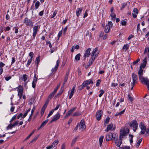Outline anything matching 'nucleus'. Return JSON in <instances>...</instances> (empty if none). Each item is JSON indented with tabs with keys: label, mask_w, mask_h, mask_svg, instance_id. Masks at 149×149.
I'll return each mask as SVG.
<instances>
[{
	"label": "nucleus",
	"mask_w": 149,
	"mask_h": 149,
	"mask_svg": "<svg viewBox=\"0 0 149 149\" xmlns=\"http://www.w3.org/2000/svg\"><path fill=\"white\" fill-rule=\"evenodd\" d=\"M139 127L141 130L140 134H144L146 132V134H145V135H146V134H149V129H146V127L143 122H141L140 123Z\"/></svg>",
	"instance_id": "nucleus-1"
},
{
	"label": "nucleus",
	"mask_w": 149,
	"mask_h": 149,
	"mask_svg": "<svg viewBox=\"0 0 149 149\" xmlns=\"http://www.w3.org/2000/svg\"><path fill=\"white\" fill-rule=\"evenodd\" d=\"M129 132V129L128 128L126 129L123 128L121 129L120 131V139H122L123 136L126 135Z\"/></svg>",
	"instance_id": "nucleus-2"
},
{
	"label": "nucleus",
	"mask_w": 149,
	"mask_h": 149,
	"mask_svg": "<svg viewBox=\"0 0 149 149\" xmlns=\"http://www.w3.org/2000/svg\"><path fill=\"white\" fill-rule=\"evenodd\" d=\"M129 125L131 127L133 128L134 132H135L138 128V124L136 120H133L130 122Z\"/></svg>",
	"instance_id": "nucleus-3"
},
{
	"label": "nucleus",
	"mask_w": 149,
	"mask_h": 149,
	"mask_svg": "<svg viewBox=\"0 0 149 149\" xmlns=\"http://www.w3.org/2000/svg\"><path fill=\"white\" fill-rule=\"evenodd\" d=\"M139 79L142 84H145L147 86L149 91V79L143 77H139Z\"/></svg>",
	"instance_id": "nucleus-4"
},
{
	"label": "nucleus",
	"mask_w": 149,
	"mask_h": 149,
	"mask_svg": "<svg viewBox=\"0 0 149 149\" xmlns=\"http://www.w3.org/2000/svg\"><path fill=\"white\" fill-rule=\"evenodd\" d=\"M113 24L111 21L109 22L108 24L106 25L104 28V32L106 33H109L110 31V28L112 27Z\"/></svg>",
	"instance_id": "nucleus-5"
},
{
	"label": "nucleus",
	"mask_w": 149,
	"mask_h": 149,
	"mask_svg": "<svg viewBox=\"0 0 149 149\" xmlns=\"http://www.w3.org/2000/svg\"><path fill=\"white\" fill-rule=\"evenodd\" d=\"M60 118V114L58 112H57L53 117L52 119L49 122V124H51L53 122L57 120Z\"/></svg>",
	"instance_id": "nucleus-6"
},
{
	"label": "nucleus",
	"mask_w": 149,
	"mask_h": 149,
	"mask_svg": "<svg viewBox=\"0 0 149 149\" xmlns=\"http://www.w3.org/2000/svg\"><path fill=\"white\" fill-rule=\"evenodd\" d=\"M24 22L26 25L31 26H33V22L30 19H28L27 17L25 18Z\"/></svg>",
	"instance_id": "nucleus-7"
},
{
	"label": "nucleus",
	"mask_w": 149,
	"mask_h": 149,
	"mask_svg": "<svg viewBox=\"0 0 149 149\" xmlns=\"http://www.w3.org/2000/svg\"><path fill=\"white\" fill-rule=\"evenodd\" d=\"M85 123L84 120L82 119V120L80 123V127L79 128L83 131L86 129V126L85 125Z\"/></svg>",
	"instance_id": "nucleus-8"
},
{
	"label": "nucleus",
	"mask_w": 149,
	"mask_h": 149,
	"mask_svg": "<svg viewBox=\"0 0 149 149\" xmlns=\"http://www.w3.org/2000/svg\"><path fill=\"white\" fill-rule=\"evenodd\" d=\"M113 124L112 123L108 125L105 130V131L108 132L109 130H113L116 129L115 127H113Z\"/></svg>",
	"instance_id": "nucleus-9"
},
{
	"label": "nucleus",
	"mask_w": 149,
	"mask_h": 149,
	"mask_svg": "<svg viewBox=\"0 0 149 149\" xmlns=\"http://www.w3.org/2000/svg\"><path fill=\"white\" fill-rule=\"evenodd\" d=\"M102 111L101 110L98 111L97 112L96 116V119L98 121H99L101 119V117L102 115Z\"/></svg>",
	"instance_id": "nucleus-10"
},
{
	"label": "nucleus",
	"mask_w": 149,
	"mask_h": 149,
	"mask_svg": "<svg viewBox=\"0 0 149 149\" xmlns=\"http://www.w3.org/2000/svg\"><path fill=\"white\" fill-rule=\"evenodd\" d=\"M91 50V48H88L85 51L84 54V60L86 59V57H89L91 54L90 51Z\"/></svg>",
	"instance_id": "nucleus-11"
},
{
	"label": "nucleus",
	"mask_w": 149,
	"mask_h": 149,
	"mask_svg": "<svg viewBox=\"0 0 149 149\" xmlns=\"http://www.w3.org/2000/svg\"><path fill=\"white\" fill-rule=\"evenodd\" d=\"M113 137V134L112 133H107L105 137V139L107 141L111 140Z\"/></svg>",
	"instance_id": "nucleus-12"
},
{
	"label": "nucleus",
	"mask_w": 149,
	"mask_h": 149,
	"mask_svg": "<svg viewBox=\"0 0 149 149\" xmlns=\"http://www.w3.org/2000/svg\"><path fill=\"white\" fill-rule=\"evenodd\" d=\"M83 10V8H78L76 11V14L77 17H78Z\"/></svg>",
	"instance_id": "nucleus-13"
},
{
	"label": "nucleus",
	"mask_w": 149,
	"mask_h": 149,
	"mask_svg": "<svg viewBox=\"0 0 149 149\" xmlns=\"http://www.w3.org/2000/svg\"><path fill=\"white\" fill-rule=\"evenodd\" d=\"M40 28V26L37 25L35 26L33 28V33L34 34H37V33Z\"/></svg>",
	"instance_id": "nucleus-14"
},
{
	"label": "nucleus",
	"mask_w": 149,
	"mask_h": 149,
	"mask_svg": "<svg viewBox=\"0 0 149 149\" xmlns=\"http://www.w3.org/2000/svg\"><path fill=\"white\" fill-rule=\"evenodd\" d=\"M83 83H84V85L86 86L87 85H89L91 84H93V82L92 80L91 79H88L84 81Z\"/></svg>",
	"instance_id": "nucleus-15"
},
{
	"label": "nucleus",
	"mask_w": 149,
	"mask_h": 149,
	"mask_svg": "<svg viewBox=\"0 0 149 149\" xmlns=\"http://www.w3.org/2000/svg\"><path fill=\"white\" fill-rule=\"evenodd\" d=\"M18 95L23 94V88L20 85L19 86L17 89Z\"/></svg>",
	"instance_id": "nucleus-16"
},
{
	"label": "nucleus",
	"mask_w": 149,
	"mask_h": 149,
	"mask_svg": "<svg viewBox=\"0 0 149 149\" xmlns=\"http://www.w3.org/2000/svg\"><path fill=\"white\" fill-rule=\"evenodd\" d=\"M75 86L74 85L72 87V88L71 90V92L70 93V95L69 97V99H70L73 96L74 93V91L75 90Z\"/></svg>",
	"instance_id": "nucleus-17"
},
{
	"label": "nucleus",
	"mask_w": 149,
	"mask_h": 149,
	"mask_svg": "<svg viewBox=\"0 0 149 149\" xmlns=\"http://www.w3.org/2000/svg\"><path fill=\"white\" fill-rule=\"evenodd\" d=\"M77 108L76 107L72 108L67 113L70 115L74 111V110Z\"/></svg>",
	"instance_id": "nucleus-18"
},
{
	"label": "nucleus",
	"mask_w": 149,
	"mask_h": 149,
	"mask_svg": "<svg viewBox=\"0 0 149 149\" xmlns=\"http://www.w3.org/2000/svg\"><path fill=\"white\" fill-rule=\"evenodd\" d=\"M143 74V70L141 68H140V69L138 71V74L139 76V77H143L142 75Z\"/></svg>",
	"instance_id": "nucleus-19"
},
{
	"label": "nucleus",
	"mask_w": 149,
	"mask_h": 149,
	"mask_svg": "<svg viewBox=\"0 0 149 149\" xmlns=\"http://www.w3.org/2000/svg\"><path fill=\"white\" fill-rule=\"evenodd\" d=\"M110 16L111 17V20L114 21L115 19V18L116 17V15L113 13H112L110 15Z\"/></svg>",
	"instance_id": "nucleus-20"
},
{
	"label": "nucleus",
	"mask_w": 149,
	"mask_h": 149,
	"mask_svg": "<svg viewBox=\"0 0 149 149\" xmlns=\"http://www.w3.org/2000/svg\"><path fill=\"white\" fill-rule=\"evenodd\" d=\"M63 87H61V89L58 92L57 94L56 95H55V97H56L57 96H59L61 95L63 93Z\"/></svg>",
	"instance_id": "nucleus-21"
},
{
	"label": "nucleus",
	"mask_w": 149,
	"mask_h": 149,
	"mask_svg": "<svg viewBox=\"0 0 149 149\" xmlns=\"http://www.w3.org/2000/svg\"><path fill=\"white\" fill-rule=\"evenodd\" d=\"M125 109H124V110H123L121 112H119L118 113H116L115 115V116H121L122 114H123L125 112Z\"/></svg>",
	"instance_id": "nucleus-22"
},
{
	"label": "nucleus",
	"mask_w": 149,
	"mask_h": 149,
	"mask_svg": "<svg viewBox=\"0 0 149 149\" xmlns=\"http://www.w3.org/2000/svg\"><path fill=\"white\" fill-rule=\"evenodd\" d=\"M122 139H120L119 141L116 142V144L117 147H120V145L122 143Z\"/></svg>",
	"instance_id": "nucleus-23"
},
{
	"label": "nucleus",
	"mask_w": 149,
	"mask_h": 149,
	"mask_svg": "<svg viewBox=\"0 0 149 149\" xmlns=\"http://www.w3.org/2000/svg\"><path fill=\"white\" fill-rule=\"evenodd\" d=\"M35 130L33 131L31 133L26 137V138L24 140V141H25L28 139H29L31 136L35 132Z\"/></svg>",
	"instance_id": "nucleus-24"
},
{
	"label": "nucleus",
	"mask_w": 149,
	"mask_h": 149,
	"mask_svg": "<svg viewBox=\"0 0 149 149\" xmlns=\"http://www.w3.org/2000/svg\"><path fill=\"white\" fill-rule=\"evenodd\" d=\"M113 137L112 138L115 141V140H117L118 139V135L116 133H114L113 134Z\"/></svg>",
	"instance_id": "nucleus-25"
},
{
	"label": "nucleus",
	"mask_w": 149,
	"mask_h": 149,
	"mask_svg": "<svg viewBox=\"0 0 149 149\" xmlns=\"http://www.w3.org/2000/svg\"><path fill=\"white\" fill-rule=\"evenodd\" d=\"M31 110V108H29L26 111V112L22 116V118H25L28 114V113Z\"/></svg>",
	"instance_id": "nucleus-26"
},
{
	"label": "nucleus",
	"mask_w": 149,
	"mask_h": 149,
	"mask_svg": "<svg viewBox=\"0 0 149 149\" xmlns=\"http://www.w3.org/2000/svg\"><path fill=\"white\" fill-rule=\"evenodd\" d=\"M81 54L80 53L76 55L75 57V59L76 61H79L80 59V56Z\"/></svg>",
	"instance_id": "nucleus-27"
},
{
	"label": "nucleus",
	"mask_w": 149,
	"mask_h": 149,
	"mask_svg": "<svg viewBox=\"0 0 149 149\" xmlns=\"http://www.w3.org/2000/svg\"><path fill=\"white\" fill-rule=\"evenodd\" d=\"M104 137V136H101L99 138V143L100 146H101L102 145Z\"/></svg>",
	"instance_id": "nucleus-28"
},
{
	"label": "nucleus",
	"mask_w": 149,
	"mask_h": 149,
	"mask_svg": "<svg viewBox=\"0 0 149 149\" xmlns=\"http://www.w3.org/2000/svg\"><path fill=\"white\" fill-rule=\"evenodd\" d=\"M40 56H38L37 57L36 59V63L37 64V68L39 63L40 61Z\"/></svg>",
	"instance_id": "nucleus-29"
},
{
	"label": "nucleus",
	"mask_w": 149,
	"mask_h": 149,
	"mask_svg": "<svg viewBox=\"0 0 149 149\" xmlns=\"http://www.w3.org/2000/svg\"><path fill=\"white\" fill-rule=\"evenodd\" d=\"M55 93H54V92H52V93H51L49 95L48 97V99H49V100H50L51 99H52L53 97L54 96V94H55Z\"/></svg>",
	"instance_id": "nucleus-30"
},
{
	"label": "nucleus",
	"mask_w": 149,
	"mask_h": 149,
	"mask_svg": "<svg viewBox=\"0 0 149 149\" xmlns=\"http://www.w3.org/2000/svg\"><path fill=\"white\" fill-rule=\"evenodd\" d=\"M132 79H138L137 76L134 73H132Z\"/></svg>",
	"instance_id": "nucleus-31"
},
{
	"label": "nucleus",
	"mask_w": 149,
	"mask_h": 149,
	"mask_svg": "<svg viewBox=\"0 0 149 149\" xmlns=\"http://www.w3.org/2000/svg\"><path fill=\"white\" fill-rule=\"evenodd\" d=\"M58 140H56L53 141L52 143V145L53 146V147H55L56 145L58 143Z\"/></svg>",
	"instance_id": "nucleus-32"
},
{
	"label": "nucleus",
	"mask_w": 149,
	"mask_h": 149,
	"mask_svg": "<svg viewBox=\"0 0 149 149\" xmlns=\"http://www.w3.org/2000/svg\"><path fill=\"white\" fill-rule=\"evenodd\" d=\"M97 49L98 48L97 47H96L93 49L92 52L91 54V56H94V55L95 54V53L97 51Z\"/></svg>",
	"instance_id": "nucleus-33"
},
{
	"label": "nucleus",
	"mask_w": 149,
	"mask_h": 149,
	"mask_svg": "<svg viewBox=\"0 0 149 149\" xmlns=\"http://www.w3.org/2000/svg\"><path fill=\"white\" fill-rule=\"evenodd\" d=\"M110 118L109 117H107L104 120V124H108L109 123Z\"/></svg>",
	"instance_id": "nucleus-34"
},
{
	"label": "nucleus",
	"mask_w": 149,
	"mask_h": 149,
	"mask_svg": "<svg viewBox=\"0 0 149 149\" xmlns=\"http://www.w3.org/2000/svg\"><path fill=\"white\" fill-rule=\"evenodd\" d=\"M127 19H125L124 20H122L121 24L123 26H125L126 25Z\"/></svg>",
	"instance_id": "nucleus-35"
},
{
	"label": "nucleus",
	"mask_w": 149,
	"mask_h": 149,
	"mask_svg": "<svg viewBox=\"0 0 149 149\" xmlns=\"http://www.w3.org/2000/svg\"><path fill=\"white\" fill-rule=\"evenodd\" d=\"M142 139L141 138L139 139V140L137 141L136 145L137 148H138L139 146L140 143L142 141Z\"/></svg>",
	"instance_id": "nucleus-36"
},
{
	"label": "nucleus",
	"mask_w": 149,
	"mask_h": 149,
	"mask_svg": "<svg viewBox=\"0 0 149 149\" xmlns=\"http://www.w3.org/2000/svg\"><path fill=\"white\" fill-rule=\"evenodd\" d=\"M58 68V67L55 66V67L52 69L51 71H52V73L53 74L57 70Z\"/></svg>",
	"instance_id": "nucleus-37"
},
{
	"label": "nucleus",
	"mask_w": 149,
	"mask_h": 149,
	"mask_svg": "<svg viewBox=\"0 0 149 149\" xmlns=\"http://www.w3.org/2000/svg\"><path fill=\"white\" fill-rule=\"evenodd\" d=\"M46 124L44 121L42 123L41 125L40 126V127L38 128V130L41 129Z\"/></svg>",
	"instance_id": "nucleus-38"
},
{
	"label": "nucleus",
	"mask_w": 149,
	"mask_h": 149,
	"mask_svg": "<svg viewBox=\"0 0 149 149\" xmlns=\"http://www.w3.org/2000/svg\"><path fill=\"white\" fill-rule=\"evenodd\" d=\"M27 75L26 74H24L23 75V77H21V79L23 80H24L25 82L27 79Z\"/></svg>",
	"instance_id": "nucleus-39"
},
{
	"label": "nucleus",
	"mask_w": 149,
	"mask_h": 149,
	"mask_svg": "<svg viewBox=\"0 0 149 149\" xmlns=\"http://www.w3.org/2000/svg\"><path fill=\"white\" fill-rule=\"evenodd\" d=\"M17 117V115L15 114V115L13 116L12 118L10 120V123H11L12 122L15 120Z\"/></svg>",
	"instance_id": "nucleus-40"
},
{
	"label": "nucleus",
	"mask_w": 149,
	"mask_h": 149,
	"mask_svg": "<svg viewBox=\"0 0 149 149\" xmlns=\"http://www.w3.org/2000/svg\"><path fill=\"white\" fill-rule=\"evenodd\" d=\"M94 61L93 59L91 58L89 59L88 62V66H90L93 63Z\"/></svg>",
	"instance_id": "nucleus-41"
},
{
	"label": "nucleus",
	"mask_w": 149,
	"mask_h": 149,
	"mask_svg": "<svg viewBox=\"0 0 149 149\" xmlns=\"http://www.w3.org/2000/svg\"><path fill=\"white\" fill-rule=\"evenodd\" d=\"M60 84H58L57 86V87H56L55 88L54 90V91H53L54 93H56V92L58 89V88L60 86Z\"/></svg>",
	"instance_id": "nucleus-42"
},
{
	"label": "nucleus",
	"mask_w": 149,
	"mask_h": 149,
	"mask_svg": "<svg viewBox=\"0 0 149 149\" xmlns=\"http://www.w3.org/2000/svg\"><path fill=\"white\" fill-rule=\"evenodd\" d=\"M14 127L13 126V124H11V123H10L6 127V129L8 130L9 129H11Z\"/></svg>",
	"instance_id": "nucleus-43"
},
{
	"label": "nucleus",
	"mask_w": 149,
	"mask_h": 149,
	"mask_svg": "<svg viewBox=\"0 0 149 149\" xmlns=\"http://www.w3.org/2000/svg\"><path fill=\"white\" fill-rule=\"evenodd\" d=\"M100 93L99 95V97H101L104 93V91L103 90H100Z\"/></svg>",
	"instance_id": "nucleus-44"
},
{
	"label": "nucleus",
	"mask_w": 149,
	"mask_h": 149,
	"mask_svg": "<svg viewBox=\"0 0 149 149\" xmlns=\"http://www.w3.org/2000/svg\"><path fill=\"white\" fill-rule=\"evenodd\" d=\"M37 78L36 77V74H35L32 82H37Z\"/></svg>",
	"instance_id": "nucleus-45"
},
{
	"label": "nucleus",
	"mask_w": 149,
	"mask_h": 149,
	"mask_svg": "<svg viewBox=\"0 0 149 149\" xmlns=\"http://www.w3.org/2000/svg\"><path fill=\"white\" fill-rule=\"evenodd\" d=\"M46 108V107H45V106H44L41 109V113L42 114H43L44 113Z\"/></svg>",
	"instance_id": "nucleus-46"
},
{
	"label": "nucleus",
	"mask_w": 149,
	"mask_h": 149,
	"mask_svg": "<svg viewBox=\"0 0 149 149\" xmlns=\"http://www.w3.org/2000/svg\"><path fill=\"white\" fill-rule=\"evenodd\" d=\"M68 73H67V74H66V76L65 77L63 82H64V83L66 82L68 78Z\"/></svg>",
	"instance_id": "nucleus-47"
},
{
	"label": "nucleus",
	"mask_w": 149,
	"mask_h": 149,
	"mask_svg": "<svg viewBox=\"0 0 149 149\" xmlns=\"http://www.w3.org/2000/svg\"><path fill=\"white\" fill-rule=\"evenodd\" d=\"M40 5V2L39 1L36 2L35 4V7L37 9Z\"/></svg>",
	"instance_id": "nucleus-48"
},
{
	"label": "nucleus",
	"mask_w": 149,
	"mask_h": 149,
	"mask_svg": "<svg viewBox=\"0 0 149 149\" xmlns=\"http://www.w3.org/2000/svg\"><path fill=\"white\" fill-rule=\"evenodd\" d=\"M84 83H83L80 86H79V88L80 90L82 89L84 87H85V86L84 85Z\"/></svg>",
	"instance_id": "nucleus-49"
},
{
	"label": "nucleus",
	"mask_w": 149,
	"mask_h": 149,
	"mask_svg": "<svg viewBox=\"0 0 149 149\" xmlns=\"http://www.w3.org/2000/svg\"><path fill=\"white\" fill-rule=\"evenodd\" d=\"M81 115L80 113L79 112H75L74 113L73 115V116H77L79 115Z\"/></svg>",
	"instance_id": "nucleus-50"
},
{
	"label": "nucleus",
	"mask_w": 149,
	"mask_h": 149,
	"mask_svg": "<svg viewBox=\"0 0 149 149\" xmlns=\"http://www.w3.org/2000/svg\"><path fill=\"white\" fill-rule=\"evenodd\" d=\"M54 111L52 109L51 111H50L48 114L47 118H48L49 117L51 116L52 114L53 113V112H54Z\"/></svg>",
	"instance_id": "nucleus-51"
},
{
	"label": "nucleus",
	"mask_w": 149,
	"mask_h": 149,
	"mask_svg": "<svg viewBox=\"0 0 149 149\" xmlns=\"http://www.w3.org/2000/svg\"><path fill=\"white\" fill-rule=\"evenodd\" d=\"M129 46L128 45V44H126V45H125L123 47V49H125V51L127 50L128 48H129Z\"/></svg>",
	"instance_id": "nucleus-52"
},
{
	"label": "nucleus",
	"mask_w": 149,
	"mask_h": 149,
	"mask_svg": "<svg viewBox=\"0 0 149 149\" xmlns=\"http://www.w3.org/2000/svg\"><path fill=\"white\" fill-rule=\"evenodd\" d=\"M98 55V54L97 53L94 55L93 56H91V59H93V60L94 61L95 59V58L97 57Z\"/></svg>",
	"instance_id": "nucleus-53"
},
{
	"label": "nucleus",
	"mask_w": 149,
	"mask_h": 149,
	"mask_svg": "<svg viewBox=\"0 0 149 149\" xmlns=\"http://www.w3.org/2000/svg\"><path fill=\"white\" fill-rule=\"evenodd\" d=\"M128 97L129 100H130L131 102L132 103V101L133 100V98L132 97H131L130 95L129 94L128 95Z\"/></svg>",
	"instance_id": "nucleus-54"
},
{
	"label": "nucleus",
	"mask_w": 149,
	"mask_h": 149,
	"mask_svg": "<svg viewBox=\"0 0 149 149\" xmlns=\"http://www.w3.org/2000/svg\"><path fill=\"white\" fill-rule=\"evenodd\" d=\"M146 63H143L141 65L140 68H141V69H142V68H144L146 66Z\"/></svg>",
	"instance_id": "nucleus-55"
},
{
	"label": "nucleus",
	"mask_w": 149,
	"mask_h": 149,
	"mask_svg": "<svg viewBox=\"0 0 149 149\" xmlns=\"http://www.w3.org/2000/svg\"><path fill=\"white\" fill-rule=\"evenodd\" d=\"M129 136H130L131 138L130 139V143H132L133 142V141L132 139L134 137V136L131 134H130Z\"/></svg>",
	"instance_id": "nucleus-56"
},
{
	"label": "nucleus",
	"mask_w": 149,
	"mask_h": 149,
	"mask_svg": "<svg viewBox=\"0 0 149 149\" xmlns=\"http://www.w3.org/2000/svg\"><path fill=\"white\" fill-rule=\"evenodd\" d=\"M127 3H123L122 7L121 8L120 10H123L124 8L126 6Z\"/></svg>",
	"instance_id": "nucleus-57"
},
{
	"label": "nucleus",
	"mask_w": 149,
	"mask_h": 149,
	"mask_svg": "<svg viewBox=\"0 0 149 149\" xmlns=\"http://www.w3.org/2000/svg\"><path fill=\"white\" fill-rule=\"evenodd\" d=\"M77 139V138H74L72 140V142L71 143V146H72L74 145V144L75 143Z\"/></svg>",
	"instance_id": "nucleus-58"
},
{
	"label": "nucleus",
	"mask_w": 149,
	"mask_h": 149,
	"mask_svg": "<svg viewBox=\"0 0 149 149\" xmlns=\"http://www.w3.org/2000/svg\"><path fill=\"white\" fill-rule=\"evenodd\" d=\"M101 80L100 79H99L97 81V83L96 84V86H99L101 83Z\"/></svg>",
	"instance_id": "nucleus-59"
},
{
	"label": "nucleus",
	"mask_w": 149,
	"mask_h": 149,
	"mask_svg": "<svg viewBox=\"0 0 149 149\" xmlns=\"http://www.w3.org/2000/svg\"><path fill=\"white\" fill-rule=\"evenodd\" d=\"M133 12L134 13H136V14H138V10L137 8H134V9Z\"/></svg>",
	"instance_id": "nucleus-60"
},
{
	"label": "nucleus",
	"mask_w": 149,
	"mask_h": 149,
	"mask_svg": "<svg viewBox=\"0 0 149 149\" xmlns=\"http://www.w3.org/2000/svg\"><path fill=\"white\" fill-rule=\"evenodd\" d=\"M15 29V33H17L18 32V29L17 26L13 28V29L14 30V29Z\"/></svg>",
	"instance_id": "nucleus-61"
},
{
	"label": "nucleus",
	"mask_w": 149,
	"mask_h": 149,
	"mask_svg": "<svg viewBox=\"0 0 149 149\" xmlns=\"http://www.w3.org/2000/svg\"><path fill=\"white\" fill-rule=\"evenodd\" d=\"M19 122V121L18 120L15 122L13 124V126L14 127L16 126H17L18 125Z\"/></svg>",
	"instance_id": "nucleus-62"
},
{
	"label": "nucleus",
	"mask_w": 149,
	"mask_h": 149,
	"mask_svg": "<svg viewBox=\"0 0 149 149\" xmlns=\"http://www.w3.org/2000/svg\"><path fill=\"white\" fill-rule=\"evenodd\" d=\"M39 136V135H37L36 136L32 139V142L36 140L38 137Z\"/></svg>",
	"instance_id": "nucleus-63"
},
{
	"label": "nucleus",
	"mask_w": 149,
	"mask_h": 149,
	"mask_svg": "<svg viewBox=\"0 0 149 149\" xmlns=\"http://www.w3.org/2000/svg\"><path fill=\"white\" fill-rule=\"evenodd\" d=\"M34 101V100L32 98H31L29 100V103L31 105L32 104Z\"/></svg>",
	"instance_id": "nucleus-64"
}]
</instances>
